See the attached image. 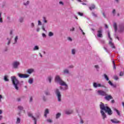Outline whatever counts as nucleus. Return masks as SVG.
I'll use <instances>...</instances> for the list:
<instances>
[{
	"mask_svg": "<svg viewBox=\"0 0 124 124\" xmlns=\"http://www.w3.org/2000/svg\"><path fill=\"white\" fill-rule=\"evenodd\" d=\"M55 94H56V96H57L58 101H62V94H61L60 90H59L58 89H56L55 90Z\"/></svg>",
	"mask_w": 124,
	"mask_h": 124,
	"instance_id": "20e7f679",
	"label": "nucleus"
},
{
	"mask_svg": "<svg viewBox=\"0 0 124 124\" xmlns=\"http://www.w3.org/2000/svg\"><path fill=\"white\" fill-rule=\"evenodd\" d=\"M30 102H31V101H32V97H31V98H30Z\"/></svg>",
	"mask_w": 124,
	"mask_h": 124,
	"instance_id": "052dcab7",
	"label": "nucleus"
},
{
	"mask_svg": "<svg viewBox=\"0 0 124 124\" xmlns=\"http://www.w3.org/2000/svg\"><path fill=\"white\" fill-rule=\"evenodd\" d=\"M79 30L81 31V32H82V34H83V35H85V32H84V31H83V30H82V29H81V27H79Z\"/></svg>",
	"mask_w": 124,
	"mask_h": 124,
	"instance_id": "79ce46f5",
	"label": "nucleus"
},
{
	"mask_svg": "<svg viewBox=\"0 0 124 124\" xmlns=\"http://www.w3.org/2000/svg\"><path fill=\"white\" fill-rule=\"evenodd\" d=\"M80 123H81V124H83L84 123V122L83 121V120H81L80 121Z\"/></svg>",
	"mask_w": 124,
	"mask_h": 124,
	"instance_id": "69168bd1",
	"label": "nucleus"
},
{
	"mask_svg": "<svg viewBox=\"0 0 124 124\" xmlns=\"http://www.w3.org/2000/svg\"><path fill=\"white\" fill-rule=\"evenodd\" d=\"M43 21L44 22V23H47V18H46V17L44 16L43 17Z\"/></svg>",
	"mask_w": 124,
	"mask_h": 124,
	"instance_id": "a878e982",
	"label": "nucleus"
},
{
	"mask_svg": "<svg viewBox=\"0 0 124 124\" xmlns=\"http://www.w3.org/2000/svg\"><path fill=\"white\" fill-rule=\"evenodd\" d=\"M23 21H24V18L23 17H21L19 19V21L20 22V23H22V22H23Z\"/></svg>",
	"mask_w": 124,
	"mask_h": 124,
	"instance_id": "ea45409f",
	"label": "nucleus"
},
{
	"mask_svg": "<svg viewBox=\"0 0 124 124\" xmlns=\"http://www.w3.org/2000/svg\"><path fill=\"white\" fill-rule=\"evenodd\" d=\"M18 41V36H16L15 38V44L17 43V41Z\"/></svg>",
	"mask_w": 124,
	"mask_h": 124,
	"instance_id": "72a5a7b5",
	"label": "nucleus"
},
{
	"mask_svg": "<svg viewBox=\"0 0 124 124\" xmlns=\"http://www.w3.org/2000/svg\"><path fill=\"white\" fill-rule=\"evenodd\" d=\"M29 4H30V1H27L26 2H24L23 3L24 5H25L26 6H27V5H29Z\"/></svg>",
	"mask_w": 124,
	"mask_h": 124,
	"instance_id": "2f4dec72",
	"label": "nucleus"
},
{
	"mask_svg": "<svg viewBox=\"0 0 124 124\" xmlns=\"http://www.w3.org/2000/svg\"><path fill=\"white\" fill-rule=\"evenodd\" d=\"M113 110H114V111L116 112V113H117V115H118V116H121V113H120V111H119V110H118L115 108H113Z\"/></svg>",
	"mask_w": 124,
	"mask_h": 124,
	"instance_id": "aec40b11",
	"label": "nucleus"
},
{
	"mask_svg": "<svg viewBox=\"0 0 124 124\" xmlns=\"http://www.w3.org/2000/svg\"><path fill=\"white\" fill-rule=\"evenodd\" d=\"M2 114V110L0 109V115H1Z\"/></svg>",
	"mask_w": 124,
	"mask_h": 124,
	"instance_id": "680f3d73",
	"label": "nucleus"
},
{
	"mask_svg": "<svg viewBox=\"0 0 124 124\" xmlns=\"http://www.w3.org/2000/svg\"><path fill=\"white\" fill-rule=\"evenodd\" d=\"M4 81H5L6 82H8V81H9V79H8V78H7V76H5L4 77Z\"/></svg>",
	"mask_w": 124,
	"mask_h": 124,
	"instance_id": "bb28decb",
	"label": "nucleus"
},
{
	"mask_svg": "<svg viewBox=\"0 0 124 124\" xmlns=\"http://www.w3.org/2000/svg\"><path fill=\"white\" fill-rule=\"evenodd\" d=\"M97 93L99 95H102L103 96H105V95H106V92L102 90H98Z\"/></svg>",
	"mask_w": 124,
	"mask_h": 124,
	"instance_id": "9d476101",
	"label": "nucleus"
},
{
	"mask_svg": "<svg viewBox=\"0 0 124 124\" xmlns=\"http://www.w3.org/2000/svg\"><path fill=\"white\" fill-rule=\"evenodd\" d=\"M16 100L17 101H21V98H17Z\"/></svg>",
	"mask_w": 124,
	"mask_h": 124,
	"instance_id": "5fc2aeb1",
	"label": "nucleus"
},
{
	"mask_svg": "<svg viewBox=\"0 0 124 124\" xmlns=\"http://www.w3.org/2000/svg\"><path fill=\"white\" fill-rule=\"evenodd\" d=\"M53 35H54V33H53L52 31H50L48 33V36L51 37V36H53Z\"/></svg>",
	"mask_w": 124,
	"mask_h": 124,
	"instance_id": "473e14b6",
	"label": "nucleus"
},
{
	"mask_svg": "<svg viewBox=\"0 0 124 124\" xmlns=\"http://www.w3.org/2000/svg\"><path fill=\"white\" fill-rule=\"evenodd\" d=\"M47 80H48V81H49V83H51V82L52 81V77H48L47 78Z\"/></svg>",
	"mask_w": 124,
	"mask_h": 124,
	"instance_id": "f704fd0d",
	"label": "nucleus"
},
{
	"mask_svg": "<svg viewBox=\"0 0 124 124\" xmlns=\"http://www.w3.org/2000/svg\"><path fill=\"white\" fill-rule=\"evenodd\" d=\"M18 110H23V109H24V108H23V107H22L21 106H19L18 107Z\"/></svg>",
	"mask_w": 124,
	"mask_h": 124,
	"instance_id": "c9c22d12",
	"label": "nucleus"
},
{
	"mask_svg": "<svg viewBox=\"0 0 124 124\" xmlns=\"http://www.w3.org/2000/svg\"><path fill=\"white\" fill-rule=\"evenodd\" d=\"M105 99H106V100H110V99H112V96L110 95H108L107 94H106V95L105 96Z\"/></svg>",
	"mask_w": 124,
	"mask_h": 124,
	"instance_id": "f8f14e48",
	"label": "nucleus"
},
{
	"mask_svg": "<svg viewBox=\"0 0 124 124\" xmlns=\"http://www.w3.org/2000/svg\"><path fill=\"white\" fill-rule=\"evenodd\" d=\"M124 76V72H121L120 73V76Z\"/></svg>",
	"mask_w": 124,
	"mask_h": 124,
	"instance_id": "de8ad7c7",
	"label": "nucleus"
},
{
	"mask_svg": "<svg viewBox=\"0 0 124 124\" xmlns=\"http://www.w3.org/2000/svg\"><path fill=\"white\" fill-rule=\"evenodd\" d=\"M108 84L111 86V87H113V88H115L116 87V85H114L113 84V83H112V82H111V81L109 80L108 81Z\"/></svg>",
	"mask_w": 124,
	"mask_h": 124,
	"instance_id": "b1692460",
	"label": "nucleus"
},
{
	"mask_svg": "<svg viewBox=\"0 0 124 124\" xmlns=\"http://www.w3.org/2000/svg\"><path fill=\"white\" fill-rule=\"evenodd\" d=\"M13 38V35L12 34V31H10V35L8 36L7 38V40H8V45L10 44V42H11V39Z\"/></svg>",
	"mask_w": 124,
	"mask_h": 124,
	"instance_id": "423d86ee",
	"label": "nucleus"
},
{
	"mask_svg": "<svg viewBox=\"0 0 124 124\" xmlns=\"http://www.w3.org/2000/svg\"><path fill=\"white\" fill-rule=\"evenodd\" d=\"M48 114H49V109L46 108L45 110V114H44V116H45V118H47V115H48Z\"/></svg>",
	"mask_w": 124,
	"mask_h": 124,
	"instance_id": "f3484780",
	"label": "nucleus"
},
{
	"mask_svg": "<svg viewBox=\"0 0 124 124\" xmlns=\"http://www.w3.org/2000/svg\"><path fill=\"white\" fill-rule=\"evenodd\" d=\"M98 37H102V31L99 30L98 31V34H97Z\"/></svg>",
	"mask_w": 124,
	"mask_h": 124,
	"instance_id": "2eb2a0df",
	"label": "nucleus"
},
{
	"mask_svg": "<svg viewBox=\"0 0 124 124\" xmlns=\"http://www.w3.org/2000/svg\"><path fill=\"white\" fill-rule=\"evenodd\" d=\"M100 108L101 109L100 112L102 115V117H103V120L106 118V114H105V112L108 113V115H109V116H111V115L113 114V112H112L111 108L108 107L107 105L105 106L104 104L102 103V102H101ZM104 111H105V112H104Z\"/></svg>",
	"mask_w": 124,
	"mask_h": 124,
	"instance_id": "f257e3e1",
	"label": "nucleus"
},
{
	"mask_svg": "<svg viewBox=\"0 0 124 124\" xmlns=\"http://www.w3.org/2000/svg\"><path fill=\"white\" fill-rule=\"evenodd\" d=\"M45 93L46 94V95H49V94H50V92L48 91H46L45 92Z\"/></svg>",
	"mask_w": 124,
	"mask_h": 124,
	"instance_id": "58836bf2",
	"label": "nucleus"
},
{
	"mask_svg": "<svg viewBox=\"0 0 124 124\" xmlns=\"http://www.w3.org/2000/svg\"><path fill=\"white\" fill-rule=\"evenodd\" d=\"M71 53L72 55H75V54H76V49L74 48L72 49L71 50Z\"/></svg>",
	"mask_w": 124,
	"mask_h": 124,
	"instance_id": "393cba45",
	"label": "nucleus"
},
{
	"mask_svg": "<svg viewBox=\"0 0 124 124\" xmlns=\"http://www.w3.org/2000/svg\"><path fill=\"white\" fill-rule=\"evenodd\" d=\"M43 100H44L45 101L46 100V97H45V96H44L43 97Z\"/></svg>",
	"mask_w": 124,
	"mask_h": 124,
	"instance_id": "bf43d9fd",
	"label": "nucleus"
},
{
	"mask_svg": "<svg viewBox=\"0 0 124 124\" xmlns=\"http://www.w3.org/2000/svg\"><path fill=\"white\" fill-rule=\"evenodd\" d=\"M104 76L107 81H109V78H108V76L106 74H104Z\"/></svg>",
	"mask_w": 124,
	"mask_h": 124,
	"instance_id": "cd10ccee",
	"label": "nucleus"
},
{
	"mask_svg": "<svg viewBox=\"0 0 124 124\" xmlns=\"http://www.w3.org/2000/svg\"><path fill=\"white\" fill-rule=\"evenodd\" d=\"M111 122H112L113 124H120V122L118 121V120L114 119H111Z\"/></svg>",
	"mask_w": 124,
	"mask_h": 124,
	"instance_id": "ddd939ff",
	"label": "nucleus"
},
{
	"mask_svg": "<svg viewBox=\"0 0 124 124\" xmlns=\"http://www.w3.org/2000/svg\"><path fill=\"white\" fill-rule=\"evenodd\" d=\"M108 38L110 39L108 44H109V45H110V46L111 47V48H112V49H115L116 48V47L115 46V45H114V43H113V42H112V38L110 36V32H108Z\"/></svg>",
	"mask_w": 124,
	"mask_h": 124,
	"instance_id": "39448f33",
	"label": "nucleus"
},
{
	"mask_svg": "<svg viewBox=\"0 0 124 124\" xmlns=\"http://www.w3.org/2000/svg\"><path fill=\"white\" fill-rule=\"evenodd\" d=\"M18 76L20 78H28L30 76L29 75L24 74H18Z\"/></svg>",
	"mask_w": 124,
	"mask_h": 124,
	"instance_id": "1a4fd4ad",
	"label": "nucleus"
},
{
	"mask_svg": "<svg viewBox=\"0 0 124 124\" xmlns=\"http://www.w3.org/2000/svg\"><path fill=\"white\" fill-rule=\"evenodd\" d=\"M94 8H95V5H94L93 4H91L89 7V9L90 10H93V9H94Z\"/></svg>",
	"mask_w": 124,
	"mask_h": 124,
	"instance_id": "a211bd4d",
	"label": "nucleus"
},
{
	"mask_svg": "<svg viewBox=\"0 0 124 124\" xmlns=\"http://www.w3.org/2000/svg\"><path fill=\"white\" fill-rule=\"evenodd\" d=\"M93 86L94 88H98V87L104 88V85H101V84L97 83L96 82H94Z\"/></svg>",
	"mask_w": 124,
	"mask_h": 124,
	"instance_id": "6e6552de",
	"label": "nucleus"
},
{
	"mask_svg": "<svg viewBox=\"0 0 124 124\" xmlns=\"http://www.w3.org/2000/svg\"><path fill=\"white\" fill-rule=\"evenodd\" d=\"M40 30V29H39V28H38L37 29V31H39Z\"/></svg>",
	"mask_w": 124,
	"mask_h": 124,
	"instance_id": "e2e57ef3",
	"label": "nucleus"
},
{
	"mask_svg": "<svg viewBox=\"0 0 124 124\" xmlns=\"http://www.w3.org/2000/svg\"><path fill=\"white\" fill-rule=\"evenodd\" d=\"M2 98H3L2 95L0 94V102H1V99H2Z\"/></svg>",
	"mask_w": 124,
	"mask_h": 124,
	"instance_id": "c03bdc74",
	"label": "nucleus"
},
{
	"mask_svg": "<svg viewBox=\"0 0 124 124\" xmlns=\"http://www.w3.org/2000/svg\"><path fill=\"white\" fill-rule=\"evenodd\" d=\"M113 28L114 29V31H117L118 30V28H117V23H113Z\"/></svg>",
	"mask_w": 124,
	"mask_h": 124,
	"instance_id": "6ab92c4d",
	"label": "nucleus"
},
{
	"mask_svg": "<svg viewBox=\"0 0 124 124\" xmlns=\"http://www.w3.org/2000/svg\"><path fill=\"white\" fill-rule=\"evenodd\" d=\"M59 3L60 4H62V5H63V2H62V1H60Z\"/></svg>",
	"mask_w": 124,
	"mask_h": 124,
	"instance_id": "13d9d810",
	"label": "nucleus"
},
{
	"mask_svg": "<svg viewBox=\"0 0 124 124\" xmlns=\"http://www.w3.org/2000/svg\"><path fill=\"white\" fill-rule=\"evenodd\" d=\"M104 49L106 51V52H108V51L107 50V48H106V47H104Z\"/></svg>",
	"mask_w": 124,
	"mask_h": 124,
	"instance_id": "338daca9",
	"label": "nucleus"
},
{
	"mask_svg": "<svg viewBox=\"0 0 124 124\" xmlns=\"http://www.w3.org/2000/svg\"><path fill=\"white\" fill-rule=\"evenodd\" d=\"M112 63L113 65V69H116V65L115 64V61H112Z\"/></svg>",
	"mask_w": 124,
	"mask_h": 124,
	"instance_id": "e433bc0d",
	"label": "nucleus"
},
{
	"mask_svg": "<svg viewBox=\"0 0 124 124\" xmlns=\"http://www.w3.org/2000/svg\"><path fill=\"white\" fill-rule=\"evenodd\" d=\"M47 122H48V123H52V120H51V119H47Z\"/></svg>",
	"mask_w": 124,
	"mask_h": 124,
	"instance_id": "a18cd8bd",
	"label": "nucleus"
},
{
	"mask_svg": "<svg viewBox=\"0 0 124 124\" xmlns=\"http://www.w3.org/2000/svg\"><path fill=\"white\" fill-rule=\"evenodd\" d=\"M38 26H41V25H42V23H41V21H40V20L38 21Z\"/></svg>",
	"mask_w": 124,
	"mask_h": 124,
	"instance_id": "37998d69",
	"label": "nucleus"
},
{
	"mask_svg": "<svg viewBox=\"0 0 124 124\" xmlns=\"http://www.w3.org/2000/svg\"><path fill=\"white\" fill-rule=\"evenodd\" d=\"M0 23H2V18H1V13H0Z\"/></svg>",
	"mask_w": 124,
	"mask_h": 124,
	"instance_id": "4c0bfd02",
	"label": "nucleus"
},
{
	"mask_svg": "<svg viewBox=\"0 0 124 124\" xmlns=\"http://www.w3.org/2000/svg\"><path fill=\"white\" fill-rule=\"evenodd\" d=\"M27 72L28 74H31V73H33L34 72V69H29Z\"/></svg>",
	"mask_w": 124,
	"mask_h": 124,
	"instance_id": "4468645a",
	"label": "nucleus"
},
{
	"mask_svg": "<svg viewBox=\"0 0 124 124\" xmlns=\"http://www.w3.org/2000/svg\"><path fill=\"white\" fill-rule=\"evenodd\" d=\"M118 31H120V32H123L124 31V26L123 25H119L118 28Z\"/></svg>",
	"mask_w": 124,
	"mask_h": 124,
	"instance_id": "9b49d317",
	"label": "nucleus"
},
{
	"mask_svg": "<svg viewBox=\"0 0 124 124\" xmlns=\"http://www.w3.org/2000/svg\"><path fill=\"white\" fill-rule=\"evenodd\" d=\"M75 30V28L74 27H73L72 29H70V31H74Z\"/></svg>",
	"mask_w": 124,
	"mask_h": 124,
	"instance_id": "8fccbe9b",
	"label": "nucleus"
},
{
	"mask_svg": "<svg viewBox=\"0 0 124 124\" xmlns=\"http://www.w3.org/2000/svg\"><path fill=\"white\" fill-rule=\"evenodd\" d=\"M61 116H62V114H61V113H58L56 114V119H59Z\"/></svg>",
	"mask_w": 124,
	"mask_h": 124,
	"instance_id": "c85d7f7f",
	"label": "nucleus"
},
{
	"mask_svg": "<svg viewBox=\"0 0 124 124\" xmlns=\"http://www.w3.org/2000/svg\"><path fill=\"white\" fill-rule=\"evenodd\" d=\"M11 79L16 90V91H18V90H19V87H18V85H19V80L17 79L16 77L15 76L11 77Z\"/></svg>",
	"mask_w": 124,
	"mask_h": 124,
	"instance_id": "7ed1b4c3",
	"label": "nucleus"
},
{
	"mask_svg": "<svg viewBox=\"0 0 124 124\" xmlns=\"http://www.w3.org/2000/svg\"><path fill=\"white\" fill-rule=\"evenodd\" d=\"M94 67H95V68H96V69L97 71H98V70H99V66H98V65H95L94 66Z\"/></svg>",
	"mask_w": 124,
	"mask_h": 124,
	"instance_id": "7c9ffc66",
	"label": "nucleus"
},
{
	"mask_svg": "<svg viewBox=\"0 0 124 124\" xmlns=\"http://www.w3.org/2000/svg\"><path fill=\"white\" fill-rule=\"evenodd\" d=\"M2 119V116L0 115V121Z\"/></svg>",
	"mask_w": 124,
	"mask_h": 124,
	"instance_id": "0e129e2a",
	"label": "nucleus"
},
{
	"mask_svg": "<svg viewBox=\"0 0 124 124\" xmlns=\"http://www.w3.org/2000/svg\"><path fill=\"white\" fill-rule=\"evenodd\" d=\"M92 15H93V16H94V17H96V15H95V14H94V13H92Z\"/></svg>",
	"mask_w": 124,
	"mask_h": 124,
	"instance_id": "4d7b16f0",
	"label": "nucleus"
},
{
	"mask_svg": "<svg viewBox=\"0 0 124 124\" xmlns=\"http://www.w3.org/2000/svg\"><path fill=\"white\" fill-rule=\"evenodd\" d=\"M78 15H79L80 16H83V13H80V12H78Z\"/></svg>",
	"mask_w": 124,
	"mask_h": 124,
	"instance_id": "09e8293b",
	"label": "nucleus"
},
{
	"mask_svg": "<svg viewBox=\"0 0 124 124\" xmlns=\"http://www.w3.org/2000/svg\"><path fill=\"white\" fill-rule=\"evenodd\" d=\"M20 123H21V119L19 118H17L16 120V124H20Z\"/></svg>",
	"mask_w": 124,
	"mask_h": 124,
	"instance_id": "c756f323",
	"label": "nucleus"
},
{
	"mask_svg": "<svg viewBox=\"0 0 124 124\" xmlns=\"http://www.w3.org/2000/svg\"><path fill=\"white\" fill-rule=\"evenodd\" d=\"M114 80H119V77H118V76H115L114 77Z\"/></svg>",
	"mask_w": 124,
	"mask_h": 124,
	"instance_id": "a19ab883",
	"label": "nucleus"
},
{
	"mask_svg": "<svg viewBox=\"0 0 124 124\" xmlns=\"http://www.w3.org/2000/svg\"><path fill=\"white\" fill-rule=\"evenodd\" d=\"M65 113L67 115H70V114H72V113H73V110H67L65 111Z\"/></svg>",
	"mask_w": 124,
	"mask_h": 124,
	"instance_id": "dca6fc26",
	"label": "nucleus"
},
{
	"mask_svg": "<svg viewBox=\"0 0 124 124\" xmlns=\"http://www.w3.org/2000/svg\"><path fill=\"white\" fill-rule=\"evenodd\" d=\"M112 13L113 14H114V15H115V13H116V10H113L112 11Z\"/></svg>",
	"mask_w": 124,
	"mask_h": 124,
	"instance_id": "6e6d98bb",
	"label": "nucleus"
},
{
	"mask_svg": "<svg viewBox=\"0 0 124 124\" xmlns=\"http://www.w3.org/2000/svg\"><path fill=\"white\" fill-rule=\"evenodd\" d=\"M55 82L56 83H58V84H60L61 86L60 89V90L62 91H65L68 89V85L66 84V83L63 81L62 80V78L60 77V76H56L55 77Z\"/></svg>",
	"mask_w": 124,
	"mask_h": 124,
	"instance_id": "f03ea898",
	"label": "nucleus"
},
{
	"mask_svg": "<svg viewBox=\"0 0 124 124\" xmlns=\"http://www.w3.org/2000/svg\"><path fill=\"white\" fill-rule=\"evenodd\" d=\"M42 30H43V31H45V28H44V26H43Z\"/></svg>",
	"mask_w": 124,
	"mask_h": 124,
	"instance_id": "774afa93",
	"label": "nucleus"
},
{
	"mask_svg": "<svg viewBox=\"0 0 124 124\" xmlns=\"http://www.w3.org/2000/svg\"><path fill=\"white\" fill-rule=\"evenodd\" d=\"M74 66L73 65H71L69 66V68H73Z\"/></svg>",
	"mask_w": 124,
	"mask_h": 124,
	"instance_id": "603ef678",
	"label": "nucleus"
},
{
	"mask_svg": "<svg viewBox=\"0 0 124 124\" xmlns=\"http://www.w3.org/2000/svg\"><path fill=\"white\" fill-rule=\"evenodd\" d=\"M19 65H20V62L18 61H15L13 63V66L14 68H18Z\"/></svg>",
	"mask_w": 124,
	"mask_h": 124,
	"instance_id": "0eeeda50",
	"label": "nucleus"
},
{
	"mask_svg": "<svg viewBox=\"0 0 124 124\" xmlns=\"http://www.w3.org/2000/svg\"><path fill=\"white\" fill-rule=\"evenodd\" d=\"M68 73H69V71L68 70V69H65L63 70V74H68Z\"/></svg>",
	"mask_w": 124,
	"mask_h": 124,
	"instance_id": "5701e85b",
	"label": "nucleus"
},
{
	"mask_svg": "<svg viewBox=\"0 0 124 124\" xmlns=\"http://www.w3.org/2000/svg\"><path fill=\"white\" fill-rule=\"evenodd\" d=\"M33 50L34 51H37L38 50H39V47L38 46H35L33 48Z\"/></svg>",
	"mask_w": 124,
	"mask_h": 124,
	"instance_id": "412c9836",
	"label": "nucleus"
},
{
	"mask_svg": "<svg viewBox=\"0 0 124 124\" xmlns=\"http://www.w3.org/2000/svg\"><path fill=\"white\" fill-rule=\"evenodd\" d=\"M42 36H43V37H46V34H45V33H43Z\"/></svg>",
	"mask_w": 124,
	"mask_h": 124,
	"instance_id": "864d4df0",
	"label": "nucleus"
},
{
	"mask_svg": "<svg viewBox=\"0 0 124 124\" xmlns=\"http://www.w3.org/2000/svg\"><path fill=\"white\" fill-rule=\"evenodd\" d=\"M31 28H34V23L33 22L31 23Z\"/></svg>",
	"mask_w": 124,
	"mask_h": 124,
	"instance_id": "49530a36",
	"label": "nucleus"
},
{
	"mask_svg": "<svg viewBox=\"0 0 124 124\" xmlns=\"http://www.w3.org/2000/svg\"><path fill=\"white\" fill-rule=\"evenodd\" d=\"M28 83L31 84H32V83H33V79L31 78H29L28 80Z\"/></svg>",
	"mask_w": 124,
	"mask_h": 124,
	"instance_id": "4be33fe9",
	"label": "nucleus"
},
{
	"mask_svg": "<svg viewBox=\"0 0 124 124\" xmlns=\"http://www.w3.org/2000/svg\"><path fill=\"white\" fill-rule=\"evenodd\" d=\"M68 40L69 41H72V39L71 37H68Z\"/></svg>",
	"mask_w": 124,
	"mask_h": 124,
	"instance_id": "3c124183",
	"label": "nucleus"
}]
</instances>
